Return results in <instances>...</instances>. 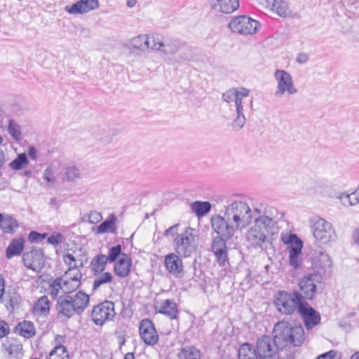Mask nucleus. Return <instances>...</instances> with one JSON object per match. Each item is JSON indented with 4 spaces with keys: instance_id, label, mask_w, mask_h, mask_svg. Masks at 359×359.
Returning a JSON list of instances; mask_svg holds the SVG:
<instances>
[{
    "instance_id": "nucleus-1",
    "label": "nucleus",
    "mask_w": 359,
    "mask_h": 359,
    "mask_svg": "<svg viewBox=\"0 0 359 359\" xmlns=\"http://www.w3.org/2000/svg\"><path fill=\"white\" fill-rule=\"evenodd\" d=\"M252 210L241 199L228 201L223 215H215L211 219L212 228L217 236L212 241L211 248L219 264L227 261L226 241L231 240L237 232H242L252 223Z\"/></svg>"
},
{
    "instance_id": "nucleus-2",
    "label": "nucleus",
    "mask_w": 359,
    "mask_h": 359,
    "mask_svg": "<svg viewBox=\"0 0 359 359\" xmlns=\"http://www.w3.org/2000/svg\"><path fill=\"white\" fill-rule=\"evenodd\" d=\"M274 336H262L257 341V353L261 359H294L297 347L303 344L305 333L302 325L291 326L285 322L277 323Z\"/></svg>"
},
{
    "instance_id": "nucleus-3",
    "label": "nucleus",
    "mask_w": 359,
    "mask_h": 359,
    "mask_svg": "<svg viewBox=\"0 0 359 359\" xmlns=\"http://www.w3.org/2000/svg\"><path fill=\"white\" fill-rule=\"evenodd\" d=\"M278 233L277 223L273 218L265 214L257 217L246 232V241L255 248L264 249L271 243V236Z\"/></svg>"
},
{
    "instance_id": "nucleus-4",
    "label": "nucleus",
    "mask_w": 359,
    "mask_h": 359,
    "mask_svg": "<svg viewBox=\"0 0 359 359\" xmlns=\"http://www.w3.org/2000/svg\"><path fill=\"white\" fill-rule=\"evenodd\" d=\"M129 46L142 51L151 49L164 55H174L180 48V43L177 40L165 39L158 34H142L131 39Z\"/></svg>"
},
{
    "instance_id": "nucleus-5",
    "label": "nucleus",
    "mask_w": 359,
    "mask_h": 359,
    "mask_svg": "<svg viewBox=\"0 0 359 359\" xmlns=\"http://www.w3.org/2000/svg\"><path fill=\"white\" fill-rule=\"evenodd\" d=\"M304 302L298 297L297 290L292 292L279 290L275 294L273 299L276 309L285 316H292L296 311L298 313Z\"/></svg>"
},
{
    "instance_id": "nucleus-6",
    "label": "nucleus",
    "mask_w": 359,
    "mask_h": 359,
    "mask_svg": "<svg viewBox=\"0 0 359 359\" xmlns=\"http://www.w3.org/2000/svg\"><path fill=\"white\" fill-rule=\"evenodd\" d=\"M198 243V236L195 230L187 228L184 232L175 237L172 245L177 254L182 257H189L196 252Z\"/></svg>"
},
{
    "instance_id": "nucleus-7",
    "label": "nucleus",
    "mask_w": 359,
    "mask_h": 359,
    "mask_svg": "<svg viewBox=\"0 0 359 359\" xmlns=\"http://www.w3.org/2000/svg\"><path fill=\"white\" fill-rule=\"evenodd\" d=\"M311 230L314 238L323 244H328L337 239L335 229L332 224L325 219H313Z\"/></svg>"
},
{
    "instance_id": "nucleus-8",
    "label": "nucleus",
    "mask_w": 359,
    "mask_h": 359,
    "mask_svg": "<svg viewBox=\"0 0 359 359\" xmlns=\"http://www.w3.org/2000/svg\"><path fill=\"white\" fill-rule=\"evenodd\" d=\"M321 277L317 273H308L299 281L297 296L301 301L311 300L318 292L317 284L320 283Z\"/></svg>"
},
{
    "instance_id": "nucleus-9",
    "label": "nucleus",
    "mask_w": 359,
    "mask_h": 359,
    "mask_svg": "<svg viewBox=\"0 0 359 359\" xmlns=\"http://www.w3.org/2000/svg\"><path fill=\"white\" fill-rule=\"evenodd\" d=\"M276 82V88L274 96L277 98L283 97L285 94L292 95L297 93L291 74L284 69H276L273 74Z\"/></svg>"
},
{
    "instance_id": "nucleus-10",
    "label": "nucleus",
    "mask_w": 359,
    "mask_h": 359,
    "mask_svg": "<svg viewBox=\"0 0 359 359\" xmlns=\"http://www.w3.org/2000/svg\"><path fill=\"white\" fill-rule=\"evenodd\" d=\"M260 26L258 21L245 15L234 17L228 25L232 32L241 35H252L259 29Z\"/></svg>"
},
{
    "instance_id": "nucleus-11",
    "label": "nucleus",
    "mask_w": 359,
    "mask_h": 359,
    "mask_svg": "<svg viewBox=\"0 0 359 359\" xmlns=\"http://www.w3.org/2000/svg\"><path fill=\"white\" fill-rule=\"evenodd\" d=\"M116 315L114 304L111 301H105L95 306L92 311V319L97 325H102L107 320H111Z\"/></svg>"
},
{
    "instance_id": "nucleus-12",
    "label": "nucleus",
    "mask_w": 359,
    "mask_h": 359,
    "mask_svg": "<svg viewBox=\"0 0 359 359\" xmlns=\"http://www.w3.org/2000/svg\"><path fill=\"white\" fill-rule=\"evenodd\" d=\"M23 262L27 269L40 273L45 265L42 250L40 248H33L25 252L23 255Z\"/></svg>"
},
{
    "instance_id": "nucleus-13",
    "label": "nucleus",
    "mask_w": 359,
    "mask_h": 359,
    "mask_svg": "<svg viewBox=\"0 0 359 359\" xmlns=\"http://www.w3.org/2000/svg\"><path fill=\"white\" fill-rule=\"evenodd\" d=\"M298 313L302 317L306 328L309 330L320 323V313L306 302H304L301 305Z\"/></svg>"
},
{
    "instance_id": "nucleus-14",
    "label": "nucleus",
    "mask_w": 359,
    "mask_h": 359,
    "mask_svg": "<svg viewBox=\"0 0 359 359\" xmlns=\"http://www.w3.org/2000/svg\"><path fill=\"white\" fill-rule=\"evenodd\" d=\"M139 332L142 339L146 344L153 346L157 344L158 335L151 320L143 319L140 323Z\"/></svg>"
},
{
    "instance_id": "nucleus-15",
    "label": "nucleus",
    "mask_w": 359,
    "mask_h": 359,
    "mask_svg": "<svg viewBox=\"0 0 359 359\" xmlns=\"http://www.w3.org/2000/svg\"><path fill=\"white\" fill-rule=\"evenodd\" d=\"M245 97H240L237 99V101L235 103L236 111V117L233 121L231 123L232 128L236 130H240L245 124L246 118L244 114V112L248 110L249 108L252 109L253 101L250 100V103L248 104L245 100H243Z\"/></svg>"
},
{
    "instance_id": "nucleus-16",
    "label": "nucleus",
    "mask_w": 359,
    "mask_h": 359,
    "mask_svg": "<svg viewBox=\"0 0 359 359\" xmlns=\"http://www.w3.org/2000/svg\"><path fill=\"white\" fill-rule=\"evenodd\" d=\"M164 264L168 271L175 278L184 276V265L181 255L176 252L167 255L165 257Z\"/></svg>"
},
{
    "instance_id": "nucleus-17",
    "label": "nucleus",
    "mask_w": 359,
    "mask_h": 359,
    "mask_svg": "<svg viewBox=\"0 0 359 359\" xmlns=\"http://www.w3.org/2000/svg\"><path fill=\"white\" fill-rule=\"evenodd\" d=\"M98 0H80L65 8L66 12L72 15L83 14L98 8Z\"/></svg>"
},
{
    "instance_id": "nucleus-18",
    "label": "nucleus",
    "mask_w": 359,
    "mask_h": 359,
    "mask_svg": "<svg viewBox=\"0 0 359 359\" xmlns=\"http://www.w3.org/2000/svg\"><path fill=\"white\" fill-rule=\"evenodd\" d=\"M210 8L215 12L230 14L239 7L238 0H208Z\"/></svg>"
},
{
    "instance_id": "nucleus-19",
    "label": "nucleus",
    "mask_w": 359,
    "mask_h": 359,
    "mask_svg": "<svg viewBox=\"0 0 359 359\" xmlns=\"http://www.w3.org/2000/svg\"><path fill=\"white\" fill-rule=\"evenodd\" d=\"M332 262L330 256L323 250H320L314 262V268L320 277L328 276L332 271Z\"/></svg>"
},
{
    "instance_id": "nucleus-20",
    "label": "nucleus",
    "mask_w": 359,
    "mask_h": 359,
    "mask_svg": "<svg viewBox=\"0 0 359 359\" xmlns=\"http://www.w3.org/2000/svg\"><path fill=\"white\" fill-rule=\"evenodd\" d=\"M56 308L60 317H64L67 319H69L76 313V310L73 306L71 296L69 295L60 296L57 302Z\"/></svg>"
},
{
    "instance_id": "nucleus-21",
    "label": "nucleus",
    "mask_w": 359,
    "mask_h": 359,
    "mask_svg": "<svg viewBox=\"0 0 359 359\" xmlns=\"http://www.w3.org/2000/svg\"><path fill=\"white\" fill-rule=\"evenodd\" d=\"M131 259L126 254H123L114 265V273L121 278L126 277L130 271Z\"/></svg>"
},
{
    "instance_id": "nucleus-22",
    "label": "nucleus",
    "mask_w": 359,
    "mask_h": 359,
    "mask_svg": "<svg viewBox=\"0 0 359 359\" xmlns=\"http://www.w3.org/2000/svg\"><path fill=\"white\" fill-rule=\"evenodd\" d=\"M249 93L250 90L244 87L232 88L222 94V99L226 102H233L235 104L237 99L247 97Z\"/></svg>"
},
{
    "instance_id": "nucleus-23",
    "label": "nucleus",
    "mask_w": 359,
    "mask_h": 359,
    "mask_svg": "<svg viewBox=\"0 0 359 359\" xmlns=\"http://www.w3.org/2000/svg\"><path fill=\"white\" fill-rule=\"evenodd\" d=\"M158 312L166 316L171 320L177 319L178 316L177 305L171 299H165L158 306Z\"/></svg>"
},
{
    "instance_id": "nucleus-24",
    "label": "nucleus",
    "mask_w": 359,
    "mask_h": 359,
    "mask_svg": "<svg viewBox=\"0 0 359 359\" xmlns=\"http://www.w3.org/2000/svg\"><path fill=\"white\" fill-rule=\"evenodd\" d=\"M73 306L76 310V314H81L87 308L89 303V295L82 290L71 296Z\"/></svg>"
},
{
    "instance_id": "nucleus-25",
    "label": "nucleus",
    "mask_w": 359,
    "mask_h": 359,
    "mask_svg": "<svg viewBox=\"0 0 359 359\" xmlns=\"http://www.w3.org/2000/svg\"><path fill=\"white\" fill-rule=\"evenodd\" d=\"M81 272H76V275L74 276V278H70V279L65 276L59 278V279H62L61 284L63 286V293H71L77 289L81 285Z\"/></svg>"
},
{
    "instance_id": "nucleus-26",
    "label": "nucleus",
    "mask_w": 359,
    "mask_h": 359,
    "mask_svg": "<svg viewBox=\"0 0 359 359\" xmlns=\"http://www.w3.org/2000/svg\"><path fill=\"white\" fill-rule=\"evenodd\" d=\"M107 255L99 254L94 257L90 262V267L94 276H98L102 273L107 264Z\"/></svg>"
},
{
    "instance_id": "nucleus-27",
    "label": "nucleus",
    "mask_w": 359,
    "mask_h": 359,
    "mask_svg": "<svg viewBox=\"0 0 359 359\" xmlns=\"http://www.w3.org/2000/svg\"><path fill=\"white\" fill-rule=\"evenodd\" d=\"M238 359H261L257 353V349L248 343L242 344L238 350Z\"/></svg>"
},
{
    "instance_id": "nucleus-28",
    "label": "nucleus",
    "mask_w": 359,
    "mask_h": 359,
    "mask_svg": "<svg viewBox=\"0 0 359 359\" xmlns=\"http://www.w3.org/2000/svg\"><path fill=\"white\" fill-rule=\"evenodd\" d=\"M25 247V240L22 238L14 239L11 241L6 249V257L8 259L19 255Z\"/></svg>"
},
{
    "instance_id": "nucleus-29",
    "label": "nucleus",
    "mask_w": 359,
    "mask_h": 359,
    "mask_svg": "<svg viewBox=\"0 0 359 359\" xmlns=\"http://www.w3.org/2000/svg\"><path fill=\"white\" fill-rule=\"evenodd\" d=\"M3 349L11 355L18 357L21 354L22 346L15 339H7L3 343Z\"/></svg>"
},
{
    "instance_id": "nucleus-30",
    "label": "nucleus",
    "mask_w": 359,
    "mask_h": 359,
    "mask_svg": "<svg viewBox=\"0 0 359 359\" xmlns=\"http://www.w3.org/2000/svg\"><path fill=\"white\" fill-rule=\"evenodd\" d=\"M15 329L20 335L27 339L34 336L36 332L34 325L31 321L24 320L23 322L19 323Z\"/></svg>"
},
{
    "instance_id": "nucleus-31",
    "label": "nucleus",
    "mask_w": 359,
    "mask_h": 359,
    "mask_svg": "<svg viewBox=\"0 0 359 359\" xmlns=\"http://www.w3.org/2000/svg\"><path fill=\"white\" fill-rule=\"evenodd\" d=\"M50 302L45 295L41 297L33 307V313L39 316H46L49 313Z\"/></svg>"
},
{
    "instance_id": "nucleus-32",
    "label": "nucleus",
    "mask_w": 359,
    "mask_h": 359,
    "mask_svg": "<svg viewBox=\"0 0 359 359\" xmlns=\"http://www.w3.org/2000/svg\"><path fill=\"white\" fill-rule=\"evenodd\" d=\"M178 358L179 359H201V353L195 346H186L181 348Z\"/></svg>"
},
{
    "instance_id": "nucleus-33",
    "label": "nucleus",
    "mask_w": 359,
    "mask_h": 359,
    "mask_svg": "<svg viewBox=\"0 0 359 359\" xmlns=\"http://www.w3.org/2000/svg\"><path fill=\"white\" fill-rule=\"evenodd\" d=\"M116 217L114 215H111L97 226V233H105L108 232L116 233Z\"/></svg>"
},
{
    "instance_id": "nucleus-34",
    "label": "nucleus",
    "mask_w": 359,
    "mask_h": 359,
    "mask_svg": "<svg viewBox=\"0 0 359 359\" xmlns=\"http://www.w3.org/2000/svg\"><path fill=\"white\" fill-rule=\"evenodd\" d=\"M191 208L198 217H203L210 211L211 204L208 201H195Z\"/></svg>"
},
{
    "instance_id": "nucleus-35",
    "label": "nucleus",
    "mask_w": 359,
    "mask_h": 359,
    "mask_svg": "<svg viewBox=\"0 0 359 359\" xmlns=\"http://www.w3.org/2000/svg\"><path fill=\"white\" fill-rule=\"evenodd\" d=\"M339 199L343 205L346 206L358 204L359 203V186L355 191L351 194L342 193Z\"/></svg>"
},
{
    "instance_id": "nucleus-36",
    "label": "nucleus",
    "mask_w": 359,
    "mask_h": 359,
    "mask_svg": "<svg viewBox=\"0 0 359 359\" xmlns=\"http://www.w3.org/2000/svg\"><path fill=\"white\" fill-rule=\"evenodd\" d=\"M282 18H286L290 15V11L288 5L284 0H276L271 9Z\"/></svg>"
},
{
    "instance_id": "nucleus-37",
    "label": "nucleus",
    "mask_w": 359,
    "mask_h": 359,
    "mask_svg": "<svg viewBox=\"0 0 359 359\" xmlns=\"http://www.w3.org/2000/svg\"><path fill=\"white\" fill-rule=\"evenodd\" d=\"M29 161L25 153L20 154L9 163V167L13 170H19L28 165Z\"/></svg>"
},
{
    "instance_id": "nucleus-38",
    "label": "nucleus",
    "mask_w": 359,
    "mask_h": 359,
    "mask_svg": "<svg viewBox=\"0 0 359 359\" xmlns=\"http://www.w3.org/2000/svg\"><path fill=\"white\" fill-rule=\"evenodd\" d=\"M49 359H69L67 348L62 345H57L49 353Z\"/></svg>"
},
{
    "instance_id": "nucleus-39",
    "label": "nucleus",
    "mask_w": 359,
    "mask_h": 359,
    "mask_svg": "<svg viewBox=\"0 0 359 359\" xmlns=\"http://www.w3.org/2000/svg\"><path fill=\"white\" fill-rule=\"evenodd\" d=\"M96 276L93 281V290H96L102 285L109 283L113 280V276L109 272L101 273Z\"/></svg>"
},
{
    "instance_id": "nucleus-40",
    "label": "nucleus",
    "mask_w": 359,
    "mask_h": 359,
    "mask_svg": "<svg viewBox=\"0 0 359 359\" xmlns=\"http://www.w3.org/2000/svg\"><path fill=\"white\" fill-rule=\"evenodd\" d=\"M8 131L14 140H15L16 141L21 140V127L13 119H10L8 121Z\"/></svg>"
},
{
    "instance_id": "nucleus-41",
    "label": "nucleus",
    "mask_w": 359,
    "mask_h": 359,
    "mask_svg": "<svg viewBox=\"0 0 359 359\" xmlns=\"http://www.w3.org/2000/svg\"><path fill=\"white\" fill-rule=\"evenodd\" d=\"M63 261L69 266V268H81L84 264V260L82 257H81V259H76L70 253L63 255Z\"/></svg>"
},
{
    "instance_id": "nucleus-42",
    "label": "nucleus",
    "mask_w": 359,
    "mask_h": 359,
    "mask_svg": "<svg viewBox=\"0 0 359 359\" xmlns=\"http://www.w3.org/2000/svg\"><path fill=\"white\" fill-rule=\"evenodd\" d=\"M65 176L67 181L75 182L81 177V174L77 167L71 165L65 168Z\"/></svg>"
},
{
    "instance_id": "nucleus-43",
    "label": "nucleus",
    "mask_w": 359,
    "mask_h": 359,
    "mask_svg": "<svg viewBox=\"0 0 359 359\" xmlns=\"http://www.w3.org/2000/svg\"><path fill=\"white\" fill-rule=\"evenodd\" d=\"M18 226L17 221L9 215L3 217L0 223V227L6 232L13 231V229Z\"/></svg>"
},
{
    "instance_id": "nucleus-44",
    "label": "nucleus",
    "mask_w": 359,
    "mask_h": 359,
    "mask_svg": "<svg viewBox=\"0 0 359 359\" xmlns=\"http://www.w3.org/2000/svg\"><path fill=\"white\" fill-rule=\"evenodd\" d=\"M122 246L121 245H117L114 246L109 249L108 256H107V261L109 262H114L117 258L121 256L123 253H121Z\"/></svg>"
},
{
    "instance_id": "nucleus-45",
    "label": "nucleus",
    "mask_w": 359,
    "mask_h": 359,
    "mask_svg": "<svg viewBox=\"0 0 359 359\" xmlns=\"http://www.w3.org/2000/svg\"><path fill=\"white\" fill-rule=\"evenodd\" d=\"M62 279H59V278H57L55 279L52 284H50V293L52 296V297L55 298L58 297L60 291L63 292V286L61 284Z\"/></svg>"
},
{
    "instance_id": "nucleus-46",
    "label": "nucleus",
    "mask_w": 359,
    "mask_h": 359,
    "mask_svg": "<svg viewBox=\"0 0 359 359\" xmlns=\"http://www.w3.org/2000/svg\"><path fill=\"white\" fill-rule=\"evenodd\" d=\"M281 240L284 243L289 245V246L302 243V241L295 234H286L282 236Z\"/></svg>"
},
{
    "instance_id": "nucleus-47",
    "label": "nucleus",
    "mask_w": 359,
    "mask_h": 359,
    "mask_svg": "<svg viewBox=\"0 0 359 359\" xmlns=\"http://www.w3.org/2000/svg\"><path fill=\"white\" fill-rule=\"evenodd\" d=\"M53 175L54 172L51 167H48L43 171V177L48 186H53L55 182V180Z\"/></svg>"
},
{
    "instance_id": "nucleus-48",
    "label": "nucleus",
    "mask_w": 359,
    "mask_h": 359,
    "mask_svg": "<svg viewBox=\"0 0 359 359\" xmlns=\"http://www.w3.org/2000/svg\"><path fill=\"white\" fill-rule=\"evenodd\" d=\"M303 244L299 243L296 245L292 246H288L289 252H290V258L292 257H297L300 255L302 253V249Z\"/></svg>"
},
{
    "instance_id": "nucleus-49",
    "label": "nucleus",
    "mask_w": 359,
    "mask_h": 359,
    "mask_svg": "<svg viewBox=\"0 0 359 359\" xmlns=\"http://www.w3.org/2000/svg\"><path fill=\"white\" fill-rule=\"evenodd\" d=\"M180 226V224H175L174 225H172V226L169 227L168 229H166L164 233H163V236L165 237H168V236H172V237H175L177 236V235H179L180 233H178V228Z\"/></svg>"
},
{
    "instance_id": "nucleus-50",
    "label": "nucleus",
    "mask_w": 359,
    "mask_h": 359,
    "mask_svg": "<svg viewBox=\"0 0 359 359\" xmlns=\"http://www.w3.org/2000/svg\"><path fill=\"white\" fill-rule=\"evenodd\" d=\"M102 215L96 211L91 212L88 215V222L91 224H96L102 219Z\"/></svg>"
},
{
    "instance_id": "nucleus-51",
    "label": "nucleus",
    "mask_w": 359,
    "mask_h": 359,
    "mask_svg": "<svg viewBox=\"0 0 359 359\" xmlns=\"http://www.w3.org/2000/svg\"><path fill=\"white\" fill-rule=\"evenodd\" d=\"M10 332L8 324L4 321L0 320V339L6 336Z\"/></svg>"
},
{
    "instance_id": "nucleus-52",
    "label": "nucleus",
    "mask_w": 359,
    "mask_h": 359,
    "mask_svg": "<svg viewBox=\"0 0 359 359\" xmlns=\"http://www.w3.org/2000/svg\"><path fill=\"white\" fill-rule=\"evenodd\" d=\"M62 240V236L60 233H57L55 235H51L48 238V243L51 245H56L58 243H61Z\"/></svg>"
},
{
    "instance_id": "nucleus-53",
    "label": "nucleus",
    "mask_w": 359,
    "mask_h": 359,
    "mask_svg": "<svg viewBox=\"0 0 359 359\" xmlns=\"http://www.w3.org/2000/svg\"><path fill=\"white\" fill-rule=\"evenodd\" d=\"M45 238V235H42L36 231H32L29 234V239L32 242H38Z\"/></svg>"
},
{
    "instance_id": "nucleus-54",
    "label": "nucleus",
    "mask_w": 359,
    "mask_h": 359,
    "mask_svg": "<svg viewBox=\"0 0 359 359\" xmlns=\"http://www.w3.org/2000/svg\"><path fill=\"white\" fill-rule=\"evenodd\" d=\"M256 1L262 8L271 9L276 0H256Z\"/></svg>"
},
{
    "instance_id": "nucleus-55",
    "label": "nucleus",
    "mask_w": 359,
    "mask_h": 359,
    "mask_svg": "<svg viewBox=\"0 0 359 359\" xmlns=\"http://www.w3.org/2000/svg\"><path fill=\"white\" fill-rule=\"evenodd\" d=\"M337 354V351L331 350L328 352L323 353L318 355L316 359H334Z\"/></svg>"
},
{
    "instance_id": "nucleus-56",
    "label": "nucleus",
    "mask_w": 359,
    "mask_h": 359,
    "mask_svg": "<svg viewBox=\"0 0 359 359\" xmlns=\"http://www.w3.org/2000/svg\"><path fill=\"white\" fill-rule=\"evenodd\" d=\"M309 55L305 53H299L297 56L296 61L299 64H305L309 60Z\"/></svg>"
},
{
    "instance_id": "nucleus-57",
    "label": "nucleus",
    "mask_w": 359,
    "mask_h": 359,
    "mask_svg": "<svg viewBox=\"0 0 359 359\" xmlns=\"http://www.w3.org/2000/svg\"><path fill=\"white\" fill-rule=\"evenodd\" d=\"M76 272H81L79 268H69L63 276L70 279V278H74V276L76 275Z\"/></svg>"
},
{
    "instance_id": "nucleus-58",
    "label": "nucleus",
    "mask_w": 359,
    "mask_h": 359,
    "mask_svg": "<svg viewBox=\"0 0 359 359\" xmlns=\"http://www.w3.org/2000/svg\"><path fill=\"white\" fill-rule=\"evenodd\" d=\"M27 154L29 155V156L32 160L36 161V159H37V151H36V149L33 146H31V147H28V149H27Z\"/></svg>"
},
{
    "instance_id": "nucleus-59",
    "label": "nucleus",
    "mask_w": 359,
    "mask_h": 359,
    "mask_svg": "<svg viewBox=\"0 0 359 359\" xmlns=\"http://www.w3.org/2000/svg\"><path fill=\"white\" fill-rule=\"evenodd\" d=\"M290 264L294 269L299 268V266H300V262L299 260V257L290 258Z\"/></svg>"
},
{
    "instance_id": "nucleus-60",
    "label": "nucleus",
    "mask_w": 359,
    "mask_h": 359,
    "mask_svg": "<svg viewBox=\"0 0 359 359\" xmlns=\"http://www.w3.org/2000/svg\"><path fill=\"white\" fill-rule=\"evenodd\" d=\"M4 278L1 274H0V299L4 294Z\"/></svg>"
},
{
    "instance_id": "nucleus-61",
    "label": "nucleus",
    "mask_w": 359,
    "mask_h": 359,
    "mask_svg": "<svg viewBox=\"0 0 359 359\" xmlns=\"http://www.w3.org/2000/svg\"><path fill=\"white\" fill-rule=\"evenodd\" d=\"M55 340L57 345H62V344L65 343V337L57 334L55 337Z\"/></svg>"
},
{
    "instance_id": "nucleus-62",
    "label": "nucleus",
    "mask_w": 359,
    "mask_h": 359,
    "mask_svg": "<svg viewBox=\"0 0 359 359\" xmlns=\"http://www.w3.org/2000/svg\"><path fill=\"white\" fill-rule=\"evenodd\" d=\"M353 238L355 243L359 245V227L353 231Z\"/></svg>"
},
{
    "instance_id": "nucleus-63",
    "label": "nucleus",
    "mask_w": 359,
    "mask_h": 359,
    "mask_svg": "<svg viewBox=\"0 0 359 359\" xmlns=\"http://www.w3.org/2000/svg\"><path fill=\"white\" fill-rule=\"evenodd\" d=\"M5 161L4 154L2 150H0V168L3 166Z\"/></svg>"
},
{
    "instance_id": "nucleus-64",
    "label": "nucleus",
    "mask_w": 359,
    "mask_h": 359,
    "mask_svg": "<svg viewBox=\"0 0 359 359\" xmlns=\"http://www.w3.org/2000/svg\"><path fill=\"white\" fill-rule=\"evenodd\" d=\"M124 359H135L134 353H128L125 355Z\"/></svg>"
}]
</instances>
